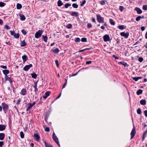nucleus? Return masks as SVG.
<instances>
[{"label":"nucleus","instance_id":"nucleus-62","mask_svg":"<svg viewBox=\"0 0 147 147\" xmlns=\"http://www.w3.org/2000/svg\"><path fill=\"white\" fill-rule=\"evenodd\" d=\"M3 144V141H0V146L1 147H2Z\"/></svg>","mask_w":147,"mask_h":147},{"label":"nucleus","instance_id":"nucleus-13","mask_svg":"<svg viewBox=\"0 0 147 147\" xmlns=\"http://www.w3.org/2000/svg\"><path fill=\"white\" fill-rule=\"evenodd\" d=\"M5 80L6 81H9V82L10 83L11 85L12 86V80H11V79L10 78L8 77L7 76H5Z\"/></svg>","mask_w":147,"mask_h":147},{"label":"nucleus","instance_id":"nucleus-23","mask_svg":"<svg viewBox=\"0 0 147 147\" xmlns=\"http://www.w3.org/2000/svg\"><path fill=\"white\" fill-rule=\"evenodd\" d=\"M32 107V103H28V107L26 109V111H28Z\"/></svg>","mask_w":147,"mask_h":147},{"label":"nucleus","instance_id":"nucleus-6","mask_svg":"<svg viewBox=\"0 0 147 147\" xmlns=\"http://www.w3.org/2000/svg\"><path fill=\"white\" fill-rule=\"evenodd\" d=\"M53 138L54 141L57 144L60 146V145L59 142L58 141V139L54 132L53 134Z\"/></svg>","mask_w":147,"mask_h":147},{"label":"nucleus","instance_id":"nucleus-33","mask_svg":"<svg viewBox=\"0 0 147 147\" xmlns=\"http://www.w3.org/2000/svg\"><path fill=\"white\" fill-rule=\"evenodd\" d=\"M59 51V50L58 48H56L55 49L52 50V52L55 53H58Z\"/></svg>","mask_w":147,"mask_h":147},{"label":"nucleus","instance_id":"nucleus-8","mask_svg":"<svg viewBox=\"0 0 147 147\" xmlns=\"http://www.w3.org/2000/svg\"><path fill=\"white\" fill-rule=\"evenodd\" d=\"M37 82L38 81L36 82H34V85H32L34 89V91L35 92L36 94H37V92L38 91V88H37Z\"/></svg>","mask_w":147,"mask_h":147},{"label":"nucleus","instance_id":"nucleus-3","mask_svg":"<svg viewBox=\"0 0 147 147\" xmlns=\"http://www.w3.org/2000/svg\"><path fill=\"white\" fill-rule=\"evenodd\" d=\"M66 12L72 16L77 17L79 16V13L78 12L69 11H67Z\"/></svg>","mask_w":147,"mask_h":147},{"label":"nucleus","instance_id":"nucleus-57","mask_svg":"<svg viewBox=\"0 0 147 147\" xmlns=\"http://www.w3.org/2000/svg\"><path fill=\"white\" fill-rule=\"evenodd\" d=\"M132 78L133 80H135V81L136 82L138 80V78L137 77H132Z\"/></svg>","mask_w":147,"mask_h":147},{"label":"nucleus","instance_id":"nucleus-28","mask_svg":"<svg viewBox=\"0 0 147 147\" xmlns=\"http://www.w3.org/2000/svg\"><path fill=\"white\" fill-rule=\"evenodd\" d=\"M140 104L143 105H144L146 104V101L145 100H142L140 101Z\"/></svg>","mask_w":147,"mask_h":147},{"label":"nucleus","instance_id":"nucleus-64","mask_svg":"<svg viewBox=\"0 0 147 147\" xmlns=\"http://www.w3.org/2000/svg\"><path fill=\"white\" fill-rule=\"evenodd\" d=\"M145 29V28L144 26H142L141 27V29L142 31H144Z\"/></svg>","mask_w":147,"mask_h":147},{"label":"nucleus","instance_id":"nucleus-10","mask_svg":"<svg viewBox=\"0 0 147 147\" xmlns=\"http://www.w3.org/2000/svg\"><path fill=\"white\" fill-rule=\"evenodd\" d=\"M120 34L121 36L124 37L126 38H128L129 35V34L128 32L125 33V32H121Z\"/></svg>","mask_w":147,"mask_h":147},{"label":"nucleus","instance_id":"nucleus-18","mask_svg":"<svg viewBox=\"0 0 147 147\" xmlns=\"http://www.w3.org/2000/svg\"><path fill=\"white\" fill-rule=\"evenodd\" d=\"M6 125H0V131H3L4 130L6 127Z\"/></svg>","mask_w":147,"mask_h":147},{"label":"nucleus","instance_id":"nucleus-37","mask_svg":"<svg viewBox=\"0 0 147 147\" xmlns=\"http://www.w3.org/2000/svg\"><path fill=\"white\" fill-rule=\"evenodd\" d=\"M99 2L101 5H105L106 4V2H107V1L105 0H103V1H99Z\"/></svg>","mask_w":147,"mask_h":147},{"label":"nucleus","instance_id":"nucleus-14","mask_svg":"<svg viewBox=\"0 0 147 147\" xmlns=\"http://www.w3.org/2000/svg\"><path fill=\"white\" fill-rule=\"evenodd\" d=\"M50 113L48 111L46 113V114L45 116V121L47 122L48 119V118L49 117L50 115Z\"/></svg>","mask_w":147,"mask_h":147},{"label":"nucleus","instance_id":"nucleus-4","mask_svg":"<svg viewBox=\"0 0 147 147\" xmlns=\"http://www.w3.org/2000/svg\"><path fill=\"white\" fill-rule=\"evenodd\" d=\"M10 34L16 38H19L20 35L19 33L16 34L14 30H11L10 31Z\"/></svg>","mask_w":147,"mask_h":147},{"label":"nucleus","instance_id":"nucleus-47","mask_svg":"<svg viewBox=\"0 0 147 147\" xmlns=\"http://www.w3.org/2000/svg\"><path fill=\"white\" fill-rule=\"evenodd\" d=\"M86 2V1L85 0H83L82 3L80 4V5L81 6H83L84 5Z\"/></svg>","mask_w":147,"mask_h":147},{"label":"nucleus","instance_id":"nucleus-39","mask_svg":"<svg viewBox=\"0 0 147 147\" xmlns=\"http://www.w3.org/2000/svg\"><path fill=\"white\" fill-rule=\"evenodd\" d=\"M72 6L74 8L77 9L78 8V5L76 3H74L72 4Z\"/></svg>","mask_w":147,"mask_h":147},{"label":"nucleus","instance_id":"nucleus-20","mask_svg":"<svg viewBox=\"0 0 147 147\" xmlns=\"http://www.w3.org/2000/svg\"><path fill=\"white\" fill-rule=\"evenodd\" d=\"M5 135L4 133H0V140H3L4 139Z\"/></svg>","mask_w":147,"mask_h":147},{"label":"nucleus","instance_id":"nucleus-31","mask_svg":"<svg viewBox=\"0 0 147 147\" xmlns=\"http://www.w3.org/2000/svg\"><path fill=\"white\" fill-rule=\"evenodd\" d=\"M31 75L32 78L36 79L37 78V75L34 72H33L31 74Z\"/></svg>","mask_w":147,"mask_h":147},{"label":"nucleus","instance_id":"nucleus-2","mask_svg":"<svg viewBox=\"0 0 147 147\" xmlns=\"http://www.w3.org/2000/svg\"><path fill=\"white\" fill-rule=\"evenodd\" d=\"M96 19L97 21L100 23H104V18L99 14L96 15Z\"/></svg>","mask_w":147,"mask_h":147},{"label":"nucleus","instance_id":"nucleus-49","mask_svg":"<svg viewBox=\"0 0 147 147\" xmlns=\"http://www.w3.org/2000/svg\"><path fill=\"white\" fill-rule=\"evenodd\" d=\"M124 9V8L123 6H120L119 7V9L121 12H122L123 11Z\"/></svg>","mask_w":147,"mask_h":147},{"label":"nucleus","instance_id":"nucleus-46","mask_svg":"<svg viewBox=\"0 0 147 147\" xmlns=\"http://www.w3.org/2000/svg\"><path fill=\"white\" fill-rule=\"evenodd\" d=\"M80 40V39L79 38H75V41L76 42H79Z\"/></svg>","mask_w":147,"mask_h":147},{"label":"nucleus","instance_id":"nucleus-40","mask_svg":"<svg viewBox=\"0 0 147 147\" xmlns=\"http://www.w3.org/2000/svg\"><path fill=\"white\" fill-rule=\"evenodd\" d=\"M137 57L138 58V60L139 62H142L143 61L144 59L143 57H139V56H137Z\"/></svg>","mask_w":147,"mask_h":147},{"label":"nucleus","instance_id":"nucleus-61","mask_svg":"<svg viewBox=\"0 0 147 147\" xmlns=\"http://www.w3.org/2000/svg\"><path fill=\"white\" fill-rule=\"evenodd\" d=\"M1 67L2 68L4 69H6L7 68V67L6 66L2 65L1 66Z\"/></svg>","mask_w":147,"mask_h":147},{"label":"nucleus","instance_id":"nucleus-52","mask_svg":"<svg viewBox=\"0 0 147 147\" xmlns=\"http://www.w3.org/2000/svg\"><path fill=\"white\" fill-rule=\"evenodd\" d=\"M22 33L24 35H25L27 33L26 30L24 29H23L21 30Z\"/></svg>","mask_w":147,"mask_h":147},{"label":"nucleus","instance_id":"nucleus-41","mask_svg":"<svg viewBox=\"0 0 147 147\" xmlns=\"http://www.w3.org/2000/svg\"><path fill=\"white\" fill-rule=\"evenodd\" d=\"M81 40L83 42H87V38L85 37L82 38H81Z\"/></svg>","mask_w":147,"mask_h":147},{"label":"nucleus","instance_id":"nucleus-1","mask_svg":"<svg viewBox=\"0 0 147 147\" xmlns=\"http://www.w3.org/2000/svg\"><path fill=\"white\" fill-rule=\"evenodd\" d=\"M1 105L2 106L3 109L4 113H7V110L9 108L8 105L5 103V102L2 103Z\"/></svg>","mask_w":147,"mask_h":147},{"label":"nucleus","instance_id":"nucleus-54","mask_svg":"<svg viewBox=\"0 0 147 147\" xmlns=\"http://www.w3.org/2000/svg\"><path fill=\"white\" fill-rule=\"evenodd\" d=\"M141 19V16H139L136 18V20L137 21H139Z\"/></svg>","mask_w":147,"mask_h":147},{"label":"nucleus","instance_id":"nucleus-48","mask_svg":"<svg viewBox=\"0 0 147 147\" xmlns=\"http://www.w3.org/2000/svg\"><path fill=\"white\" fill-rule=\"evenodd\" d=\"M142 9L144 10H147V5H144L143 6Z\"/></svg>","mask_w":147,"mask_h":147},{"label":"nucleus","instance_id":"nucleus-55","mask_svg":"<svg viewBox=\"0 0 147 147\" xmlns=\"http://www.w3.org/2000/svg\"><path fill=\"white\" fill-rule=\"evenodd\" d=\"M87 28H90L92 27V25L90 23H88L87 24Z\"/></svg>","mask_w":147,"mask_h":147},{"label":"nucleus","instance_id":"nucleus-32","mask_svg":"<svg viewBox=\"0 0 147 147\" xmlns=\"http://www.w3.org/2000/svg\"><path fill=\"white\" fill-rule=\"evenodd\" d=\"M142 90L140 89H139L136 92V94L137 95H139L140 94H141L142 93Z\"/></svg>","mask_w":147,"mask_h":147},{"label":"nucleus","instance_id":"nucleus-63","mask_svg":"<svg viewBox=\"0 0 147 147\" xmlns=\"http://www.w3.org/2000/svg\"><path fill=\"white\" fill-rule=\"evenodd\" d=\"M112 57H114L115 59H119V57H117L116 56V55H113L112 56Z\"/></svg>","mask_w":147,"mask_h":147},{"label":"nucleus","instance_id":"nucleus-56","mask_svg":"<svg viewBox=\"0 0 147 147\" xmlns=\"http://www.w3.org/2000/svg\"><path fill=\"white\" fill-rule=\"evenodd\" d=\"M21 101V100L20 98L19 99H18L17 100V102L16 103V105H19V104H20V102Z\"/></svg>","mask_w":147,"mask_h":147},{"label":"nucleus","instance_id":"nucleus-58","mask_svg":"<svg viewBox=\"0 0 147 147\" xmlns=\"http://www.w3.org/2000/svg\"><path fill=\"white\" fill-rule=\"evenodd\" d=\"M42 99V97H40V101L38 103V105H40V104H41L42 103V101L41 100Z\"/></svg>","mask_w":147,"mask_h":147},{"label":"nucleus","instance_id":"nucleus-12","mask_svg":"<svg viewBox=\"0 0 147 147\" xmlns=\"http://www.w3.org/2000/svg\"><path fill=\"white\" fill-rule=\"evenodd\" d=\"M51 92L50 91H47L45 93V95L43 96V97L44 99H46L47 97L50 95Z\"/></svg>","mask_w":147,"mask_h":147},{"label":"nucleus","instance_id":"nucleus-30","mask_svg":"<svg viewBox=\"0 0 147 147\" xmlns=\"http://www.w3.org/2000/svg\"><path fill=\"white\" fill-rule=\"evenodd\" d=\"M147 133V131H144L143 134V136L142 138V141H143L144 140L145 138L146 137V134Z\"/></svg>","mask_w":147,"mask_h":147},{"label":"nucleus","instance_id":"nucleus-24","mask_svg":"<svg viewBox=\"0 0 147 147\" xmlns=\"http://www.w3.org/2000/svg\"><path fill=\"white\" fill-rule=\"evenodd\" d=\"M19 16L20 17V20L22 21H24L25 20L26 18L24 15H21V14H19Z\"/></svg>","mask_w":147,"mask_h":147},{"label":"nucleus","instance_id":"nucleus-34","mask_svg":"<svg viewBox=\"0 0 147 147\" xmlns=\"http://www.w3.org/2000/svg\"><path fill=\"white\" fill-rule=\"evenodd\" d=\"M22 5L19 3H18L16 5L17 9H21L22 8Z\"/></svg>","mask_w":147,"mask_h":147},{"label":"nucleus","instance_id":"nucleus-7","mask_svg":"<svg viewBox=\"0 0 147 147\" xmlns=\"http://www.w3.org/2000/svg\"><path fill=\"white\" fill-rule=\"evenodd\" d=\"M104 41L105 42L111 41V39L110 38V36L108 34H106L103 36Z\"/></svg>","mask_w":147,"mask_h":147},{"label":"nucleus","instance_id":"nucleus-21","mask_svg":"<svg viewBox=\"0 0 147 147\" xmlns=\"http://www.w3.org/2000/svg\"><path fill=\"white\" fill-rule=\"evenodd\" d=\"M2 71L5 76H7V75L9 73V71L8 69L3 70Z\"/></svg>","mask_w":147,"mask_h":147},{"label":"nucleus","instance_id":"nucleus-43","mask_svg":"<svg viewBox=\"0 0 147 147\" xmlns=\"http://www.w3.org/2000/svg\"><path fill=\"white\" fill-rule=\"evenodd\" d=\"M20 137L22 138H23L24 137V133L23 131H21L20 132Z\"/></svg>","mask_w":147,"mask_h":147},{"label":"nucleus","instance_id":"nucleus-36","mask_svg":"<svg viewBox=\"0 0 147 147\" xmlns=\"http://www.w3.org/2000/svg\"><path fill=\"white\" fill-rule=\"evenodd\" d=\"M109 22L110 24L114 26L115 24V23L112 19H109Z\"/></svg>","mask_w":147,"mask_h":147},{"label":"nucleus","instance_id":"nucleus-42","mask_svg":"<svg viewBox=\"0 0 147 147\" xmlns=\"http://www.w3.org/2000/svg\"><path fill=\"white\" fill-rule=\"evenodd\" d=\"M137 112L138 114L140 115L141 114V109L139 108H138L137 110Z\"/></svg>","mask_w":147,"mask_h":147},{"label":"nucleus","instance_id":"nucleus-9","mask_svg":"<svg viewBox=\"0 0 147 147\" xmlns=\"http://www.w3.org/2000/svg\"><path fill=\"white\" fill-rule=\"evenodd\" d=\"M136 133V129L134 127L133 128L130 134L131 135V140L134 137Z\"/></svg>","mask_w":147,"mask_h":147},{"label":"nucleus","instance_id":"nucleus-44","mask_svg":"<svg viewBox=\"0 0 147 147\" xmlns=\"http://www.w3.org/2000/svg\"><path fill=\"white\" fill-rule=\"evenodd\" d=\"M71 6V4L67 3L65 5L64 7L65 8H67Z\"/></svg>","mask_w":147,"mask_h":147},{"label":"nucleus","instance_id":"nucleus-29","mask_svg":"<svg viewBox=\"0 0 147 147\" xmlns=\"http://www.w3.org/2000/svg\"><path fill=\"white\" fill-rule=\"evenodd\" d=\"M120 63L121 64L124 65L125 67L126 66L128 67L129 66V65L127 64V63L126 62L124 61H121L120 62Z\"/></svg>","mask_w":147,"mask_h":147},{"label":"nucleus","instance_id":"nucleus-17","mask_svg":"<svg viewBox=\"0 0 147 147\" xmlns=\"http://www.w3.org/2000/svg\"><path fill=\"white\" fill-rule=\"evenodd\" d=\"M22 58L23 59L24 63L25 62L28 60V57L25 55H23L22 57Z\"/></svg>","mask_w":147,"mask_h":147},{"label":"nucleus","instance_id":"nucleus-5","mask_svg":"<svg viewBox=\"0 0 147 147\" xmlns=\"http://www.w3.org/2000/svg\"><path fill=\"white\" fill-rule=\"evenodd\" d=\"M43 31L41 30H39L35 34V37L36 38H38L40 37Z\"/></svg>","mask_w":147,"mask_h":147},{"label":"nucleus","instance_id":"nucleus-25","mask_svg":"<svg viewBox=\"0 0 147 147\" xmlns=\"http://www.w3.org/2000/svg\"><path fill=\"white\" fill-rule=\"evenodd\" d=\"M26 43L25 42V40H23V41H21L20 46L22 47H25L26 46Z\"/></svg>","mask_w":147,"mask_h":147},{"label":"nucleus","instance_id":"nucleus-59","mask_svg":"<svg viewBox=\"0 0 147 147\" xmlns=\"http://www.w3.org/2000/svg\"><path fill=\"white\" fill-rule=\"evenodd\" d=\"M144 113L145 117H147V110L144 111Z\"/></svg>","mask_w":147,"mask_h":147},{"label":"nucleus","instance_id":"nucleus-15","mask_svg":"<svg viewBox=\"0 0 147 147\" xmlns=\"http://www.w3.org/2000/svg\"><path fill=\"white\" fill-rule=\"evenodd\" d=\"M26 91L25 88H23L21 90L20 94L22 95H25L26 94Z\"/></svg>","mask_w":147,"mask_h":147},{"label":"nucleus","instance_id":"nucleus-51","mask_svg":"<svg viewBox=\"0 0 147 147\" xmlns=\"http://www.w3.org/2000/svg\"><path fill=\"white\" fill-rule=\"evenodd\" d=\"M45 131L48 132H49L50 131L49 128L48 127H46L45 129Z\"/></svg>","mask_w":147,"mask_h":147},{"label":"nucleus","instance_id":"nucleus-50","mask_svg":"<svg viewBox=\"0 0 147 147\" xmlns=\"http://www.w3.org/2000/svg\"><path fill=\"white\" fill-rule=\"evenodd\" d=\"M4 28L8 30L10 29V27H9L8 25H6L4 26Z\"/></svg>","mask_w":147,"mask_h":147},{"label":"nucleus","instance_id":"nucleus-16","mask_svg":"<svg viewBox=\"0 0 147 147\" xmlns=\"http://www.w3.org/2000/svg\"><path fill=\"white\" fill-rule=\"evenodd\" d=\"M135 10L136 11L137 13L138 14H141L142 13V10L139 7H136Z\"/></svg>","mask_w":147,"mask_h":147},{"label":"nucleus","instance_id":"nucleus-53","mask_svg":"<svg viewBox=\"0 0 147 147\" xmlns=\"http://www.w3.org/2000/svg\"><path fill=\"white\" fill-rule=\"evenodd\" d=\"M55 63L56 64V66L57 67H59V61L58 60H55Z\"/></svg>","mask_w":147,"mask_h":147},{"label":"nucleus","instance_id":"nucleus-60","mask_svg":"<svg viewBox=\"0 0 147 147\" xmlns=\"http://www.w3.org/2000/svg\"><path fill=\"white\" fill-rule=\"evenodd\" d=\"M92 61H87L86 62V64L87 65H88L92 63Z\"/></svg>","mask_w":147,"mask_h":147},{"label":"nucleus","instance_id":"nucleus-35","mask_svg":"<svg viewBox=\"0 0 147 147\" xmlns=\"http://www.w3.org/2000/svg\"><path fill=\"white\" fill-rule=\"evenodd\" d=\"M44 142L45 144V146L46 147H53V146L51 144H49L47 143L46 141H44Z\"/></svg>","mask_w":147,"mask_h":147},{"label":"nucleus","instance_id":"nucleus-22","mask_svg":"<svg viewBox=\"0 0 147 147\" xmlns=\"http://www.w3.org/2000/svg\"><path fill=\"white\" fill-rule=\"evenodd\" d=\"M117 28L121 30H123V29L126 28V26H124L123 25H121L118 26H117Z\"/></svg>","mask_w":147,"mask_h":147},{"label":"nucleus","instance_id":"nucleus-11","mask_svg":"<svg viewBox=\"0 0 147 147\" xmlns=\"http://www.w3.org/2000/svg\"><path fill=\"white\" fill-rule=\"evenodd\" d=\"M32 67V64L27 65L23 68V69L25 71H27Z\"/></svg>","mask_w":147,"mask_h":147},{"label":"nucleus","instance_id":"nucleus-45","mask_svg":"<svg viewBox=\"0 0 147 147\" xmlns=\"http://www.w3.org/2000/svg\"><path fill=\"white\" fill-rule=\"evenodd\" d=\"M5 5V3L2 2H0V7H2L4 6Z\"/></svg>","mask_w":147,"mask_h":147},{"label":"nucleus","instance_id":"nucleus-27","mask_svg":"<svg viewBox=\"0 0 147 147\" xmlns=\"http://www.w3.org/2000/svg\"><path fill=\"white\" fill-rule=\"evenodd\" d=\"M42 39L45 42H47L48 40V37L47 36V35L46 34L45 36L42 35Z\"/></svg>","mask_w":147,"mask_h":147},{"label":"nucleus","instance_id":"nucleus-38","mask_svg":"<svg viewBox=\"0 0 147 147\" xmlns=\"http://www.w3.org/2000/svg\"><path fill=\"white\" fill-rule=\"evenodd\" d=\"M66 27L69 29H71L72 27V25L71 24H68L66 26Z\"/></svg>","mask_w":147,"mask_h":147},{"label":"nucleus","instance_id":"nucleus-19","mask_svg":"<svg viewBox=\"0 0 147 147\" xmlns=\"http://www.w3.org/2000/svg\"><path fill=\"white\" fill-rule=\"evenodd\" d=\"M34 137L35 138V139L37 141H38L40 139V138L39 135L37 134H35L34 135Z\"/></svg>","mask_w":147,"mask_h":147},{"label":"nucleus","instance_id":"nucleus-26","mask_svg":"<svg viewBox=\"0 0 147 147\" xmlns=\"http://www.w3.org/2000/svg\"><path fill=\"white\" fill-rule=\"evenodd\" d=\"M57 5L59 7H61L63 5V3L61 0H59L57 2Z\"/></svg>","mask_w":147,"mask_h":147}]
</instances>
